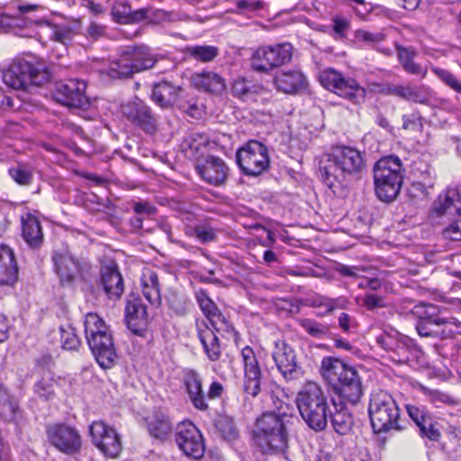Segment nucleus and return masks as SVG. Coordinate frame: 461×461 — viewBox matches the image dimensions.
<instances>
[{"instance_id":"obj_4","label":"nucleus","mask_w":461,"mask_h":461,"mask_svg":"<svg viewBox=\"0 0 461 461\" xmlns=\"http://www.w3.org/2000/svg\"><path fill=\"white\" fill-rule=\"evenodd\" d=\"M300 414L310 429L319 431L327 424V397L321 386L313 381L303 384L296 396Z\"/></svg>"},{"instance_id":"obj_12","label":"nucleus","mask_w":461,"mask_h":461,"mask_svg":"<svg viewBox=\"0 0 461 461\" xmlns=\"http://www.w3.org/2000/svg\"><path fill=\"white\" fill-rule=\"evenodd\" d=\"M293 57V46L288 42L258 48L251 58V66L258 72H268L288 63Z\"/></svg>"},{"instance_id":"obj_38","label":"nucleus","mask_w":461,"mask_h":461,"mask_svg":"<svg viewBox=\"0 0 461 461\" xmlns=\"http://www.w3.org/2000/svg\"><path fill=\"white\" fill-rule=\"evenodd\" d=\"M185 53L196 61L208 63L219 55V49L212 45H192L185 47Z\"/></svg>"},{"instance_id":"obj_61","label":"nucleus","mask_w":461,"mask_h":461,"mask_svg":"<svg viewBox=\"0 0 461 461\" xmlns=\"http://www.w3.org/2000/svg\"><path fill=\"white\" fill-rule=\"evenodd\" d=\"M333 22V31L337 36L342 38L345 36L346 32L349 29L350 23L348 19L335 16L332 19Z\"/></svg>"},{"instance_id":"obj_30","label":"nucleus","mask_w":461,"mask_h":461,"mask_svg":"<svg viewBox=\"0 0 461 461\" xmlns=\"http://www.w3.org/2000/svg\"><path fill=\"white\" fill-rule=\"evenodd\" d=\"M141 286L144 297L153 305H158L161 302L160 287L158 274L149 268L143 271L141 276Z\"/></svg>"},{"instance_id":"obj_29","label":"nucleus","mask_w":461,"mask_h":461,"mask_svg":"<svg viewBox=\"0 0 461 461\" xmlns=\"http://www.w3.org/2000/svg\"><path fill=\"white\" fill-rule=\"evenodd\" d=\"M180 90V87L167 81H162L154 86L151 99L160 107L167 108L176 103Z\"/></svg>"},{"instance_id":"obj_24","label":"nucleus","mask_w":461,"mask_h":461,"mask_svg":"<svg viewBox=\"0 0 461 461\" xmlns=\"http://www.w3.org/2000/svg\"><path fill=\"white\" fill-rule=\"evenodd\" d=\"M102 283L109 298L119 299L123 293V280L115 265L102 268Z\"/></svg>"},{"instance_id":"obj_54","label":"nucleus","mask_w":461,"mask_h":461,"mask_svg":"<svg viewBox=\"0 0 461 461\" xmlns=\"http://www.w3.org/2000/svg\"><path fill=\"white\" fill-rule=\"evenodd\" d=\"M185 144L194 152H198L202 147H205L207 144V138L199 133L190 134L185 140Z\"/></svg>"},{"instance_id":"obj_32","label":"nucleus","mask_w":461,"mask_h":461,"mask_svg":"<svg viewBox=\"0 0 461 461\" xmlns=\"http://www.w3.org/2000/svg\"><path fill=\"white\" fill-rule=\"evenodd\" d=\"M93 443L107 456L116 457L122 450L119 434H90Z\"/></svg>"},{"instance_id":"obj_23","label":"nucleus","mask_w":461,"mask_h":461,"mask_svg":"<svg viewBox=\"0 0 461 461\" xmlns=\"http://www.w3.org/2000/svg\"><path fill=\"white\" fill-rule=\"evenodd\" d=\"M18 279V266L13 250L0 245V285H13Z\"/></svg>"},{"instance_id":"obj_47","label":"nucleus","mask_w":461,"mask_h":461,"mask_svg":"<svg viewBox=\"0 0 461 461\" xmlns=\"http://www.w3.org/2000/svg\"><path fill=\"white\" fill-rule=\"evenodd\" d=\"M356 41L368 46H374L384 41V35L382 32H371L366 30H357L355 32Z\"/></svg>"},{"instance_id":"obj_41","label":"nucleus","mask_w":461,"mask_h":461,"mask_svg":"<svg viewBox=\"0 0 461 461\" xmlns=\"http://www.w3.org/2000/svg\"><path fill=\"white\" fill-rule=\"evenodd\" d=\"M299 324L309 335L315 338H321L329 331L326 325L311 319L300 320Z\"/></svg>"},{"instance_id":"obj_63","label":"nucleus","mask_w":461,"mask_h":461,"mask_svg":"<svg viewBox=\"0 0 461 461\" xmlns=\"http://www.w3.org/2000/svg\"><path fill=\"white\" fill-rule=\"evenodd\" d=\"M133 211L137 214L152 215L156 212V208L148 202H134Z\"/></svg>"},{"instance_id":"obj_55","label":"nucleus","mask_w":461,"mask_h":461,"mask_svg":"<svg viewBox=\"0 0 461 461\" xmlns=\"http://www.w3.org/2000/svg\"><path fill=\"white\" fill-rule=\"evenodd\" d=\"M363 304L369 311L386 307L384 298L374 294H366L363 298Z\"/></svg>"},{"instance_id":"obj_25","label":"nucleus","mask_w":461,"mask_h":461,"mask_svg":"<svg viewBox=\"0 0 461 461\" xmlns=\"http://www.w3.org/2000/svg\"><path fill=\"white\" fill-rule=\"evenodd\" d=\"M192 84L198 89L213 94H221L226 88L224 78L212 71L194 74Z\"/></svg>"},{"instance_id":"obj_28","label":"nucleus","mask_w":461,"mask_h":461,"mask_svg":"<svg viewBox=\"0 0 461 461\" xmlns=\"http://www.w3.org/2000/svg\"><path fill=\"white\" fill-rule=\"evenodd\" d=\"M176 441L187 456L198 459L204 454L205 446L203 434H177Z\"/></svg>"},{"instance_id":"obj_20","label":"nucleus","mask_w":461,"mask_h":461,"mask_svg":"<svg viewBox=\"0 0 461 461\" xmlns=\"http://www.w3.org/2000/svg\"><path fill=\"white\" fill-rule=\"evenodd\" d=\"M276 88L285 94H296L307 87V78L297 69L282 70L275 77Z\"/></svg>"},{"instance_id":"obj_40","label":"nucleus","mask_w":461,"mask_h":461,"mask_svg":"<svg viewBox=\"0 0 461 461\" xmlns=\"http://www.w3.org/2000/svg\"><path fill=\"white\" fill-rule=\"evenodd\" d=\"M18 411L17 402L11 399L6 390L0 385V416L6 420H12Z\"/></svg>"},{"instance_id":"obj_42","label":"nucleus","mask_w":461,"mask_h":461,"mask_svg":"<svg viewBox=\"0 0 461 461\" xmlns=\"http://www.w3.org/2000/svg\"><path fill=\"white\" fill-rule=\"evenodd\" d=\"M432 72L447 86L461 94V83L450 71L437 67L431 68Z\"/></svg>"},{"instance_id":"obj_8","label":"nucleus","mask_w":461,"mask_h":461,"mask_svg":"<svg viewBox=\"0 0 461 461\" xmlns=\"http://www.w3.org/2000/svg\"><path fill=\"white\" fill-rule=\"evenodd\" d=\"M369 417L373 432H388L402 428L398 420L399 408L391 394L384 391L372 393L369 402Z\"/></svg>"},{"instance_id":"obj_46","label":"nucleus","mask_w":461,"mask_h":461,"mask_svg":"<svg viewBox=\"0 0 461 461\" xmlns=\"http://www.w3.org/2000/svg\"><path fill=\"white\" fill-rule=\"evenodd\" d=\"M195 297L203 313L206 316V318H208L211 314L218 310L217 305L203 290L197 291Z\"/></svg>"},{"instance_id":"obj_37","label":"nucleus","mask_w":461,"mask_h":461,"mask_svg":"<svg viewBox=\"0 0 461 461\" xmlns=\"http://www.w3.org/2000/svg\"><path fill=\"white\" fill-rule=\"evenodd\" d=\"M402 99L421 104L430 105L432 92L430 88L425 85H405Z\"/></svg>"},{"instance_id":"obj_44","label":"nucleus","mask_w":461,"mask_h":461,"mask_svg":"<svg viewBox=\"0 0 461 461\" xmlns=\"http://www.w3.org/2000/svg\"><path fill=\"white\" fill-rule=\"evenodd\" d=\"M257 87L256 86H252L251 83L245 78H238L232 85V93L241 99H248L256 92Z\"/></svg>"},{"instance_id":"obj_48","label":"nucleus","mask_w":461,"mask_h":461,"mask_svg":"<svg viewBox=\"0 0 461 461\" xmlns=\"http://www.w3.org/2000/svg\"><path fill=\"white\" fill-rule=\"evenodd\" d=\"M73 37V31L67 25H55L51 28L50 39L67 44Z\"/></svg>"},{"instance_id":"obj_9","label":"nucleus","mask_w":461,"mask_h":461,"mask_svg":"<svg viewBox=\"0 0 461 461\" xmlns=\"http://www.w3.org/2000/svg\"><path fill=\"white\" fill-rule=\"evenodd\" d=\"M50 75L41 64L24 59L14 61L3 72L4 83L15 90H25L29 86H41L50 80Z\"/></svg>"},{"instance_id":"obj_5","label":"nucleus","mask_w":461,"mask_h":461,"mask_svg":"<svg viewBox=\"0 0 461 461\" xmlns=\"http://www.w3.org/2000/svg\"><path fill=\"white\" fill-rule=\"evenodd\" d=\"M156 62V56L149 47L127 46L120 51L119 58L110 63L105 73L111 78L129 77L153 68Z\"/></svg>"},{"instance_id":"obj_45","label":"nucleus","mask_w":461,"mask_h":461,"mask_svg":"<svg viewBox=\"0 0 461 461\" xmlns=\"http://www.w3.org/2000/svg\"><path fill=\"white\" fill-rule=\"evenodd\" d=\"M141 10L146 12L143 21H146L149 23H160L172 20V14L161 9L141 8Z\"/></svg>"},{"instance_id":"obj_56","label":"nucleus","mask_w":461,"mask_h":461,"mask_svg":"<svg viewBox=\"0 0 461 461\" xmlns=\"http://www.w3.org/2000/svg\"><path fill=\"white\" fill-rule=\"evenodd\" d=\"M196 238L203 243L211 242L215 240V230L210 226L200 225L194 230Z\"/></svg>"},{"instance_id":"obj_50","label":"nucleus","mask_w":461,"mask_h":461,"mask_svg":"<svg viewBox=\"0 0 461 461\" xmlns=\"http://www.w3.org/2000/svg\"><path fill=\"white\" fill-rule=\"evenodd\" d=\"M212 328L217 331H230L232 327L229 321L225 318V316L220 312L218 309L212 314H211L208 318Z\"/></svg>"},{"instance_id":"obj_7","label":"nucleus","mask_w":461,"mask_h":461,"mask_svg":"<svg viewBox=\"0 0 461 461\" xmlns=\"http://www.w3.org/2000/svg\"><path fill=\"white\" fill-rule=\"evenodd\" d=\"M54 271L62 285L87 281L95 268L86 258L73 255L68 249L54 250L51 256Z\"/></svg>"},{"instance_id":"obj_33","label":"nucleus","mask_w":461,"mask_h":461,"mask_svg":"<svg viewBox=\"0 0 461 461\" xmlns=\"http://www.w3.org/2000/svg\"><path fill=\"white\" fill-rule=\"evenodd\" d=\"M409 417L415 422L420 432H438L432 415L425 409L412 404L405 405Z\"/></svg>"},{"instance_id":"obj_59","label":"nucleus","mask_w":461,"mask_h":461,"mask_svg":"<svg viewBox=\"0 0 461 461\" xmlns=\"http://www.w3.org/2000/svg\"><path fill=\"white\" fill-rule=\"evenodd\" d=\"M10 175L20 185H28L32 180V174L21 167L10 169Z\"/></svg>"},{"instance_id":"obj_22","label":"nucleus","mask_w":461,"mask_h":461,"mask_svg":"<svg viewBox=\"0 0 461 461\" xmlns=\"http://www.w3.org/2000/svg\"><path fill=\"white\" fill-rule=\"evenodd\" d=\"M125 320L129 329L134 333L140 334L148 324L146 306L140 298H132L127 301L125 308Z\"/></svg>"},{"instance_id":"obj_36","label":"nucleus","mask_w":461,"mask_h":461,"mask_svg":"<svg viewBox=\"0 0 461 461\" xmlns=\"http://www.w3.org/2000/svg\"><path fill=\"white\" fill-rule=\"evenodd\" d=\"M58 385L54 375L47 371L41 378L34 384L35 394L43 401H51L55 397V390Z\"/></svg>"},{"instance_id":"obj_11","label":"nucleus","mask_w":461,"mask_h":461,"mask_svg":"<svg viewBox=\"0 0 461 461\" xmlns=\"http://www.w3.org/2000/svg\"><path fill=\"white\" fill-rule=\"evenodd\" d=\"M236 161L243 174L258 176L269 167L268 149L258 140H249L237 150Z\"/></svg>"},{"instance_id":"obj_1","label":"nucleus","mask_w":461,"mask_h":461,"mask_svg":"<svg viewBox=\"0 0 461 461\" xmlns=\"http://www.w3.org/2000/svg\"><path fill=\"white\" fill-rule=\"evenodd\" d=\"M319 167L322 182L335 192L361 178L366 160L357 149L337 146L322 156Z\"/></svg>"},{"instance_id":"obj_52","label":"nucleus","mask_w":461,"mask_h":461,"mask_svg":"<svg viewBox=\"0 0 461 461\" xmlns=\"http://www.w3.org/2000/svg\"><path fill=\"white\" fill-rule=\"evenodd\" d=\"M185 384L188 394L203 390L202 380L199 375L194 371H190L185 375Z\"/></svg>"},{"instance_id":"obj_18","label":"nucleus","mask_w":461,"mask_h":461,"mask_svg":"<svg viewBox=\"0 0 461 461\" xmlns=\"http://www.w3.org/2000/svg\"><path fill=\"white\" fill-rule=\"evenodd\" d=\"M241 357L245 375L244 390L248 394L255 397L260 391V367L255 352L250 347H245L242 349Z\"/></svg>"},{"instance_id":"obj_16","label":"nucleus","mask_w":461,"mask_h":461,"mask_svg":"<svg viewBox=\"0 0 461 461\" xmlns=\"http://www.w3.org/2000/svg\"><path fill=\"white\" fill-rule=\"evenodd\" d=\"M273 359L285 380H295L303 375L293 348L285 341L277 340L272 353Z\"/></svg>"},{"instance_id":"obj_17","label":"nucleus","mask_w":461,"mask_h":461,"mask_svg":"<svg viewBox=\"0 0 461 461\" xmlns=\"http://www.w3.org/2000/svg\"><path fill=\"white\" fill-rule=\"evenodd\" d=\"M298 423L295 415L267 411L256 420L253 432H289L294 430Z\"/></svg>"},{"instance_id":"obj_26","label":"nucleus","mask_w":461,"mask_h":461,"mask_svg":"<svg viewBox=\"0 0 461 461\" xmlns=\"http://www.w3.org/2000/svg\"><path fill=\"white\" fill-rule=\"evenodd\" d=\"M23 238L32 249L38 248L43 241V233L39 220L31 212L21 218Z\"/></svg>"},{"instance_id":"obj_58","label":"nucleus","mask_w":461,"mask_h":461,"mask_svg":"<svg viewBox=\"0 0 461 461\" xmlns=\"http://www.w3.org/2000/svg\"><path fill=\"white\" fill-rule=\"evenodd\" d=\"M216 427L220 432H234L236 429L234 419L228 415H221L216 420Z\"/></svg>"},{"instance_id":"obj_60","label":"nucleus","mask_w":461,"mask_h":461,"mask_svg":"<svg viewBox=\"0 0 461 461\" xmlns=\"http://www.w3.org/2000/svg\"><path fill=\"white\" fill-rule=\"evenodd\" d=\"M431 319H420V321L416 324L418 334L424 338H432V334H437V331L431 330Z\"/></svg>"},{"instance_id":"obj_27","label":"nucleus","mask_w":461,"mask_h":461,"mask_svg":"<svg viewBox=\"0 0 461 461\" xmlns=\"http://www.w3.org/2000/svg\"><path fill=\"white\" fill-rule=\"evenodd\" d=\"M197 334L203 351L211 361H216L221 357V346L214 331L205 323H197Z\"/></svg>"},{"instance_id":"obj_43","label":"nucleus","mask_w":461,"mask_h":461,"mask_svg":"<svg viewBox=\"0 0 461 461\" xmlns=\"http://www.w3.org/2000/svg\"><path fill=\"white\" fill-rule=\"evenodd\" d=\"M60 341L65 349L76 350L80 345V339L75 332L74 328L68 326V328L60 329Z\"/></svg>"},{"instance_id":"obj_51","label":"nucleus","mask_w":461,"mask_h":461,"mask_svg":"<svg viewBox=\"0 0 461 461\" xmlns=\"http://www.w3.org/2000/svg\"><path fill=\"white\" fill-rule=\"evenodd\" d=\"M270 436V452L282 451L287 447V434H254Z\"/></svg>"},{"instance_id":"obj_62","label":"nucleus","mask_w":461,"mask_h":461,"mask_svg":"<svg viewBox=\"0 0 461 461\" xmlns=\"http://www.w3.org/2000/svg\"><path fill=\"white\" fill-rule=\"evenodd\" d=\"M188 396L195 409L199 411H206L208 409V404L205 401L203 390L194 392V393H189Z\"/></svg>"},{"instance_id":"obj_14","label":"nucleus","mask_w":461,"mask_h":461,"mask_svg":"<svg viewBox=\"0 0 461 461\" xmlns=\"http://www.w3.org/2000/svg\"><path fill=\"white\" fill-rule=\"evenodd\" d=\"M123 116L146 133L153 134L158 130V119L150 107L139 98H134L121 105Z\"/></svg>"},{"instance_id":"obj_2","label":"nucleus","mask_w":461,"mask_h":461,"mask_svg":"<svg viewBox=\"0 0 461 461\" xmlns=\"http://www.w3.org/2000/svg\"><path fill=\"white\" fill-rule=\"evenodd\" d=\"M321 372L330 385L332 402L344 410L347 405H356L363 395V386L357 370L342 360L326 357L321 361Z\"/></svg>"},{"instance_id":"obj_21","label":"nucleus","mask_w":461,"mask_h":461,"mask_svg":"<svg viewBox=\"0 0 461 461\" xmlns=\"http://www.w3.org/2000/svg\"><path fill=\"white\" fill-rule=\"evenodd\" d=\"M433 210L439 216L461 215V189H447L434 203Z\"/></svg>"},{"instance_id":"obj_19","label":"nucleus","mask_w":461,"mask_h":461,"mask_svg":"<svg viewBox=\"0 0 461 461\" xmlns=\"http://www.w3.org/2000/svg\"><path fill=\"white\" fill-rule=\"evenodd\" d=\"M196 171L206 183L220 185L227 179L229 168L221 158L209 156L196 166Z\"/></svg>"},{"instance_id":"obj_49","label":"nucleus","mask_w":461,"mask_h":461,"mask_svg":"<svg viewBox=\"0 0 461 461\" xmlns=\"http://www.w3.org/2000/svg\"><path fill=\"white\" fill-rule=\"evenodd\" d=\"M148 426L149 432H168L171 429L169 420L164 415L149 418Z\"/></svg>"},{"instance_id":"obj_10","label":"nucleus","mask_w":461,"mask_h":461,"mask_svg":"<svg viewBox=\"0 0 461 461\" xmlns=\"http://www.w3.org/2000/svg\"><path fill=\"white\" fill-rule=\"evenodd\" d=\"M319 81L324 88L354 104H360L366 99V91L357 80L344 77L334 68L321 70L319 73Z\"/></svg>"},{"instance_id":"obj_57","label":"nucleus","mask_w":461,"mask_h":461,"mask_svg":"<svg viewBox=\"0 0 461 461\" xmlns=\"http://www.w3.org/2000/svg\"><path fill=\"white\" fill-rule=\"evenodd\" d=\"M443 236L450 240L461 241V220L450 223L444 229Z\"/></svg>"},{"instance_id":"obj_39","label":"nucleus","mask_w":461,"mask_h":461,"mask_svg":"<svg viewBox=\"0 0 461 461\" xmlns=\"http://www.w3.org/2000/svg\"><path fill=\"white\" fill-rule=\"evenodd\" d=\"M345 301L342 298H329L322 295H316L311 299V306L321 311L319 316H324L332 312L337 308H343Z\"/></svg>"},{"instance_id":"obj_15","label":"nucleus","mask_w":461,"mask_h":461,"mask_svg":"<svg viewBox=\"0 0 461 461\" xmlns=\"http://www.w3.org/2000/svg\"><path fill=\"white\" fill-rule=\"evenodd\" d=\"M86 85L78 79H69L57 84L54 98L63 105L71 108H84L89 104L86 95Z\"/></svg>"},{"instance_id":"obj_35","label":"nucleus","mask_w":461,"mask_h":461,"mask_svg":"<svg viewBox=\"0 0 461 461\" xmlns=\"http://www.w3.org/2000/svg\"><path fill=\"white\" fill-rule=\"evenodd\" d=\"M49 440L59 450L72 454L81 447L79 434H49Z\"/></svg>"},{"instance_id":"obj_64","label":"nucleus","mask_w":461,"mask_h":461,"mask_svg":"<svg viewBox=\"0 0 461 461\" xmlns=\"http://www.w3.org/2000/svg\"><path fill=\"white\" fill-rule=\"evenodd\" d=\"M236 6L242 11H256L262 8V3L255 0H238Z\"/></svg>"},{"instance_id":"obj_31","label":"nucleus","mask_w":461,"mask_h":461,"mask_svg":"<svg viewBox=\"0 0 461 461\" xmlns=\"http://www.w3.org/2000/svg\"><path fill=\"white\" fill-rule=\"evenodd\" d=\"M145 13L141 9L132 11L131 5L125 1H118L112 7L113 21L122 24L142 22Z\"/></svg>"},{"instance_id":"obj_13","label":"nucleus","mask_w":461,"mask_h":461,"mask_svg":"<svg viewBox=\"0 0 461 461\" xmlns=\"http://www.w3.org/2000/svg\"><path fill=\"white\" fill-rule=\"evenodd\" d=\"M411 313L419 319H431V330L437 331L432 338L446 339L456 332L454 328L460 327V322L454 317L444 318L437 315V307L431 303H420L416 305Z\"/></svg>"},{"instance_id":"obj_34","label":"nucleus","mask_w":461,"mask_h":461,"mask_svg":"<svg viewBox=\"0 0 461 461\" xmlns=\"http://www.w3.org/2000/svg\"><path fill=\"white\" fill-rule=\"evenodd\" d=\"M398 54V59L402 64L403 69L410 74L419 75L421 77H425L427 75V69L423 68L420 65L414 61V58L417 53L411 47L405 48L400 45L396 46Z\"/></svg>"},{"instance_id":"obj_3","label":"nucleus","mask_w":461,"mask_h":461,"mask_svg":"<svg viewBox=\"0 0 461 461\" xmlns=\"http://www.w3.org/2000/svg\"><path fill=\"white\" fill-rule=\"evenodd\" d=\"M84 326L87 344L96 362L102 368L112 367L118 356L109 327L94 312L86 315Z\"/></svg>"},{"instance_id":"obj_6","label":"nucleus","mask_w":461,"mask_h":461,"mask_svg":"<svg viewBox=\"0 0 461 461\" xmlns=\"http://www.w3.org/2000/svg\"><path fill=\"white\" fill-rule=\"evenodd\" d=\"M402 179V164L398 157H385L375 163L374 180L375 193L381 201L394 200L401 190Z\"/></svg>"},{"instance_id":"obj_53","label":"nucleus","mask_w":461,"mask_h":461,"mask_svg":"<svg viewBox=\"0 0 461 461\" xmlns=\"http://www.w3.org/2000/svg\"><path fill=\"white\" fill-rule=\"evenodd\" d=\"M422 126V118L419 113H413L402 116V127L405 130L420 131Z\"/></svg>"}]
</instances>
